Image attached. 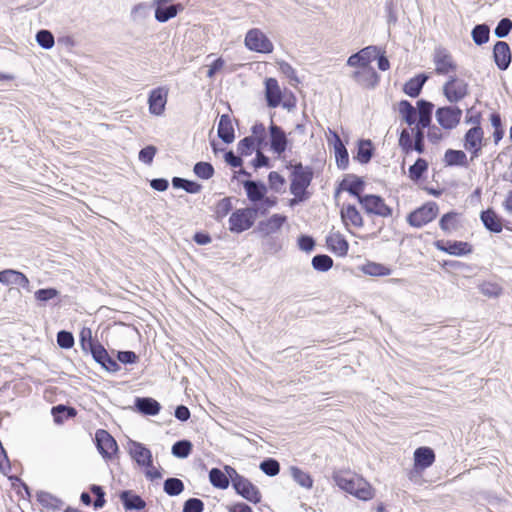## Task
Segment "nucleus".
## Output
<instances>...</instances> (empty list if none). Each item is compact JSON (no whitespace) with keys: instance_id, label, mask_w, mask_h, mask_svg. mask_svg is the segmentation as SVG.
<instances>
[{"instance_id":"14","label":"nucleus","mask_w":512,"mask_h":512,"mask_svg":"<svg viewBox=\"0 0 512 512\" xmlns=\"http://www.w3.org/2000/svg\"><path fill=\"white\" fill-rule=\"evenodd\" d=\"M233 487L239 495L254 504L261 501V493L259 489L244 476L242 478H238V480L233 484Z\"/></svg>"},{"instance_id":"34","label":"nucleus","mask_w":512,"mask_h":512,"mask_svg":"<svg viewBox=\"0 0 512 512\" xmlns=\"http://www.w3.org/2000/svg\"><path fill=\"white\" fill-rule=\"evenodd\" d=\"M444 161L448 166H468L467 156L462 150L448 149L444 154Z\"/></svg>"},{"instance_id":"33","label":"nucleus","mask_w":512,"mask_h":512,"mask_svg":"<svg viewBox=\"0 0 512 512\" xmlns=\"http://www.w3.org/2000/svg\"><path fill=\"white\" fill-rule=\"evenodd\" d=\"M244 188L248 199L252 202H259L263 199L266 193V187L254 181L244 182Z\"/></svg>"},{"instance_id":"30","label":"nucleus","mask_w":512,"mask_h":512,"mask_svg":"<svg viewBox=\"0 0 512 512\" xmlns=\"http://www.w3.org/2000/svg\"><path fill=\"white\" fill-rule=\"evenodd\" d=\"M290 475L292 479L302 488L307 490L312 489L313 487V479L311 475L304 470L300 469L297 466H291L289 468Z\"/></svg>"},{"instance_id":"18","label":"nucleus","mask_w":512,"mask_h":512,"mask_svg":"<svg viewBox=\"0 0 512 512\" xmlns=\"http://www.w3.org/2000/svg\"><path fill=\"white\" fill-rule=\"evenodd\" d=\"M128 452L139 466H149L152 462V452L140 442L129 441Z\"/></svg>"},{"instance_id":"17","label":"nucleus","mask_w":512,"mask_h":512,"mask_svg":"<svg viewBox=\"0 0 512 512\" xmlns=\"http://www.w3.org/2000/svg\"><path fill=\"white\" fill-rule=\"evenodd\" d=\"M433 62L437 74H449L456 70L452 56L444 49H437L435 51Z\"/></svg>"},{"instance_id":"51","label":"nucleus","mask_w":512,"mask_h":512,"mask_svg":"<svg viewBox=\"0 0 512 512\" xmlns=\"http://www.w3.org/2000/svg\"><path fill=\"white\" fill-rule=\"evenodd\" d=\"M277 65H278L279 71L282 74H284L287 78L290 79V82L292 85L299 83V79L296 75V72H295L294 68L289 63H287L285 61H278Z\"/></svg>"},{"instance_id":"46","label":"nucleus","mask_w":512,"mask_h":512,"mask_svg":"<svg viewBox=\"0 0 512 512\" xmlns=\"http://www.w3.org/2000/svg\"><path fill=\"white\" fill-rule=\"evenodd\" d=\"M472 38L477 45L486 43L489 39V27L484 24L475 26L472 30Z\"/></svg>"},{"instance_id":"37","label":"nucleus","mask_w":512,"mask_h":512,"mask_svg":"<svg viewBox=\"0 0 512 512\" xmlns=\"http://www.w3.org/2000/svg\"><path fill=\"white\" fill-rule=\"evenodd\" d=\"M426 80L427 76L425 75H418L414 78H411L405 83L404 92L410 97L418 96Z\"/></svg>"},{"instance_id":"24","label":"nucleus","mask_w":512,"mask_h":512,"mask_svg":"<svg viewBox=\"0 0 512 512\" xmlns=\"http://www.w3.org/2000/svg\"><path fill=\"white\" fill-rule=\"evenodd\" d=\"M495 63L499 69L505 70L511 62V52L509 45L504 41H498L493 50Z\"/></svg>"},{"instance_id":"60","label":"nucleus","mask_w":512,"mask_h":512,"mask_svg":"<svg viewBox=\"0 0 512 512\" xmlns=\"http://www.w3.org/2000/svg\"><path fill=\"white\" fill-rule=\"evenodd\" d=\"M370 141H363L359 145L357 158L361 163H367L371 159Z\"/></svg>"},{"instance_id":"53","label":"nucleus","mask_w":512,"mask_h":512,"mask_svg":"<svg viewBox=\"0 0 512 512\" xmlns=\"http://www.w3.org/2000/svg\"><path fill=\"white\" fill-rule=\"evenodd\" d=\"M490 121H491V125L494 127V133H493L494 142L497 144L503 138V135H504V131L502 129L501 117L498 113H493V114H491Z\"/></svg>"},{"instance_id":"12","label":"nucleus","mask_w":512,"mask_h":512,"mask_svg":"<svg viewBox=\"0 0 512 512\" xmlns=\"http://www.w3.org/2000/svg\"><path fill=\"white\" fill-rule=\"evenodd\" d=\"M95 440L99 453L105 459H111L118 450L115 439L106 430H97Z\"/></svg>"},{"instance_id":"39","label":"nucleus","mask_w":512,"mask_h":512,"mask_svg":"<svg viewBox=\"0 0 512 512\" xmlns=\"http://www.w3.org/2000/svg\"><path fill=\"white\" fill-rule=\"evenodd\" d=\"M440 228L446 232L451 233L459 227L458 214L455 212H449L442 216L439 222Z\"/></svg>"},{"instance_id":"62","label":"nucleus","mask_w":512,"mask_h":512,"mask_svg":"<svg viewBox=\"0 0 512 512\" xmlns=\"http://www.w3.org/2000/svg\"><path fill=\"white\" fill-rule=\"evenodd\" d=\"M204 503L198 498L188 499L183 506V512H202Z\"/></svg>"},{"instance_id":"3","label":"nucleus","mask_w":512,"mask_h":512,"mask_svg":"<svg viewBox=\"0 0 512 512\" xmlns=\"http://www.w3.org/2000/svg\"><path fill=\"white\" fill-rule=\"evenodd\" d=\"M417 107L419 108V119L417 122V125L415 128L412 129V131L415 132V144L414 149L418 153H423L424 151V133L423 129L429 127L431 123V115L433 110V104L425 101V100H419L417 102Z\"/></svg>"},{"instance_id":"55","label":"nucleus","mask_w":512,"mask_h":512,"mask_svg":"<svg viewBox=\"0 0 512 512\" xmlns=\"http://www.w3.org/2000/svg\"><path fill=\"white\" fill-rule=\"evenodd\" d=\"M238 152L241 155H251L255 150V138L254 137H245L238 143Z\"/></svg>"},{"instance_id":"20","label":"nucleus","mask_w":512,"mask_h":512,"mask_svg":"<svg viewBox=\"0 0 512 512\" xmlns=\"http://www.w3.org/2000/svg\"><path fill=\"white\" fill-rule=\"evenodd\" d=\"M265 97L269 107L276 108L280 105L282 101V91L275 78H267L265 80Z\"/></svg>"},{"instance_id":"63","label":"nucleus","mask_w":512,"mask_h":512,"mask_svg":"<svg viewBox=\"0 0 512 512\" xmlns=\"http://www.w3.org/2000/svg\"><path fill=\"white\" fill-rule=\"evenodd\" d=\"M482 115L476 111L474 107L467 110L465 116V123L473 125L472 127L481 126Z\"/></svg>"},{"instance_id":"41","label":"nucleus","mask_w":512,"mask_h":512,"mask_svg":"<svg viewBox=\"0 0 512 512\" xmlns=\"http://www.w3.org/2000/svg\"><path fill=\"white\" fill-rule=\"evenodd\" d=\"M211 484L220 489H226L229 486V479L220 469L213 468L209 472Z\"/></svg>"},{"instance_id":"22","label":"nucleus","mask_w":512,"mask_h":512,"mask_svg":"<svg viewBox=\"0 0 512 512\" xmlns=\"http://www.w3.org/2000/svg\"><path fill=\"white\" fill-rule=\"evenodd\" d=\"M0 283L4 285L14 284L23 288H28L30 282L26 275H24L22 272L13 269H6L0 271Z\"/></svg>"},{"instance_id":"2","label":"nucleus","mask_w":512,"mask_h":512,"mask_svg":"<svg viewBox=\"0 0 512 512\" xmlns=\"http://www.w3.org/2000/svg\"><path fill=\"white\" fill-rule=\"evenodd\" d=\"M313 178V171L308 166L296 164L293 166L290 192L300 201L306 199V189Z\"/></svg>"},{"instance_id":"27","label":"nucleus","mask_w":512,"mask_h":512,"mask_svg":"<svg viewBox=\"0 0 512 512\" xmlns=\"http://www.w3.org/2000/svg\"><path fill=\"white\" fill-rule=\"evenodd\" d=\"M359 270L365 275L373 277L389 276L392 273V269L389 266L373 261H367L359 267Z\"/></svg>"},{"instance_id":"1","label":"nucleus","mask_w":512,"mask_h":512,"mask_svg":"<svg viewBox=\"0 0 512 512\" xmlns=\"http://www.w3.org/2000/svg\"><path fill=\"white\" fill-rule=\"evenodd\" d=\"M332 479L341 490L360 500L368 501L375 496V491L370 483L349 471H335Z\"/></svg>"},{"instance_id":"6","label":"nucleus","mask_w":512,"mask_h":512,"mask_svg":"<svg viewBox=\"0 0 512 512\" xmlns=\"http://www.w3.org/2000/svg\"><path fill=\"white\" fill-rule=\"evenodd\" d=\"M438 211L439 209L435 202H428L411 212L407 217V221L411 226L419 228L434 220Z\"/></svg>"},{"instance_id":"26","label":"nucleus","mask_w":512,"mask_h":512,"mask_svg":"<svg viewBox=\"0 0 512 512\" xmlns=\"http://www.w3.org/2000/svg\"><path fill=\"white\" fill-rule=\"evenodd\" d=\"M271 149L278 155L286 150L287 138L285 132L276 125L270 126Z\"/></svg>"},{"instance_id":"56","label":"nucleus","mask_w":512,"mask_h":512,"mask_svg":"<svg viewBox=\"0 0 512 512\" xmlns=\"http://www.w3.org/2000/svg\"><path fill=\"white\" fill-rule=\"evenodd\" d=\"M347 66L352 67V68H356V70L357 69H365V68L372 67L371 65H369L367 63L365 58H363V55H361L359 52H357L355 54H352L347 59Z\"/></svg>"},{"instance_id":"38","label":"nucleus","mask_w":512,"mask_h":512,"mask_svg":"<svg viewBox=\"0 0 512 512\" xmlns=\"http://www.w3.org/2000/svg\"><path fill=\"white\" fill-rule=\"evenodd\" d=\"M479 291L488 298H498L503 293V288L496 282L483 281L478 285Z\"/></svg>"},{"instance_id":"42","label":"nucleus","mask_w":512,"mask_h":512,"mask_svg":"<svg viewBox=\"0 0 512 512\" xmlns=\"http://www.w3.org/2000/svg\"><path fill=\"white\" fill-rule=\"evenodd\" d=\"M184 490L183 482L178 478H168L164 482V491L169 496H177L181 494Z\"/></svg>"},{"instance_id":"7","label":"nucleus","mask_w":512,"mask_h":512,"mask_svg":"<svg viewBox=\"0 0 512 512\" xmlns=\"http://www.w3.org/2000/svg\"><path fill=\"white\" fill-rule=\"evenodd\" d=\"M484 131L481 126L471 127L464 135L463 147L471 154V159L477 158L482 150Z\"/></svg>"},{"instance_id":"5","label":"nucleus","mask_w":512,"mask_h":512,"mask_svg":"<svg viewBox=\"0 0 512 512\" xmlns=\"http://www.w3.org/2000/svg\"><path fill=\"white\" fill-rule=\"evenodd\" d=\"M255 218L256 210L253 208L239 209L231 214L229 229L236 233L248 230L253 225Z\"/></svg>"},{"instance_id":"25","label":"nucleus","mask_w":512,"mask_h":512,"mask_svg":"<svg viewBox=\"0 0 512 512\" xmlns=\"http://www.w3.org/2000/svg\"><path fill=\"white\" fill-rule=\"evenodd\" d=\"M330 250L339 256H345L349 249V244L344 236L339 232H332L326 239Z\"/></svg>"},{"instance_id":"36","label":"nucleus","mask_w":512,"mask_h":512,"mask_svg":"<svg viewBox=\"0 0 512 512\" xmlns=\"http://www.w3.org/2000/svg\"><path fill=\"white\" fill-rule=\"evenodd\" d=\"M120 498L127 510H141L145 507V502L141 497L130 491L122 492Z\"/></svg>"},{"instance_id":"64","label":"nucleus","mask_w":512,"mask_h":512,"mask_svg":"<svg viewBox=\"0 0 512 512\" xmlns=\"http://www.w3.org/2000/svg\"><path fill=\"white\" fill-rule=\"evenodd\" d=\"M361 55H363V58L367 61V63L370 65L371 62L380 54V49L377 46H367L358 51Z\"/></svg>"},{"instance_id":"13","label":"nucleus","mask_w":512,"mask_h":512,"mask_svg":"<svg viewBox=\"0 0 512 512\" xmlns=\"http://www.w3.org/2000/svg\"><path fill=\"white\" fill-rule=\"evenodd\" d=\"M326 138L328 143L332 145L334 148L338 167L345 169L349 162V156L347 149L345 148L339 135L335 131L328 129V131L326 132Z\"/></svg>"},{"instance_id":"61","label":"nucleus","mask_w":512,"mask_h":512,"mask_svg":"<svg viewBox=\"0 0 512 512\" xmlns=\"http://www.w3.org/2000/svg\"><path fill=\"white\" fill-rule=\"evenodd\" d=\"M511 29H512V21L508 18H503L498 23L494 32L498 38H503L508 35V33L510 32Z\"/></svg>"},{"instance_id":"16","label":"nucleus","mask_w":512,"mask_h":512,"mask_svg":"<svg viewBox=\"0 0 512 512\" xmlns=\"http://www.w3.org/2000/svg\"><path fill=\"white\" fill-rule=\"evenodd\" d=\"M351 78L361 87L371 89L379 82V75L373 67L357 69L351 74Z\"/></svg>"},{"instance_id":"29","label":"nucleus","mask_w":512,"mask_h":512,"mask_svg":"<svg viewBox=\"0 0 512 512\" xmlns=\"http://www.w3.org/2000/svg\"><path fill=\"white\" fill-rule=\"evenodd\" d=\"M218 136L225 142L231 143L234 140V128L232 120L228 115H222L218 124Z\"/></svg>"},{"instance_id":"54","label":"nucleus","mask_w":512,"mask_h":512,"mask_svg":"<svg viewBox=\"0 0 512 512\" xmlns=\"http://www.w3.org/2000/svg\"><path fill=\"white\" fill-rule=\"evenodd\" d=\"M260 469L268 476H276L280 471V465L274 459H267L261 462Z\"/></svg>"},{"instance_id":"44","label":"nucleus","mask_w":512,"mask_h":512,"mask_svg":"<svg viewBox=\"0 0 512 512\" xmlns=\"http://www.w3.org/2000/svg\"><path fill=\"white\" fill-rule=\"evenodd\" d=\"M363 181L358 178H353L352 180H346L343 182V188L348 191L351 195L355 196L359 201V197H363L361 195V191L363 190Z\"/></svg>"},{"instance_id":"57","label":"nucleus","mask_w":512,"mask_h":512,"mask_svg":"<svg viewBox=\"0 0 512 512\" xmlns=\"http://www.w3.org/2000/svg\"><path fill=\"white\" fill-rule=\"evenodd\" d=\"M58 294H59V292L55 288H46V289L37 290L35 292L34 296L37 301L47 302V301L57 297Z\"/></svg>"},{"instance_id":"43","label":"nucleus","mask_w":512,"mask_h":512,"mask_svg":"<svg viewBox=\"0 0 512 512\" xmlns=\"http://www.w3.org/2000/svg\"><path fill=\"white\" fill-rule=\"evenodd\" d=\"M192 450V444L188 440H181L172 446V454L178 458H186Z\"/></svg>"},{"instance_id":"35","label":"nucleus","mask_w":512,"mask_h":512,"mask_svg":"<svg viewBox=\"0 0 512 512\" xmlns=\"http://www.w3.org/2000/svg\"><path fill=\"white\" fill-rule=\"evenodd\" d=\"M399 112L409 126L418 122L419 110L417 111L408 101L403 100L399 103Z\"/></svg>"},{"instance_id":"8","label":"nucleus","mask_w":512,"mask_h":512,"mask_svg":"<svg viewBox=\"0 0 512 512\" xmlns=\"http://www.w3.org/2000/svg\"><path fill=\"white\" fill-rule=\"evenodd\" d=\"M462 110L455 106L441 107L436 110L435 117L439 125L446 130H452L460 123Z\"/></svg>"},{"instance_id":"49","label":"nucleus","mask_w":512,"mask_h":512,"mask_svg":"<svg viewBox=\"0 0 512 512\" xmlns=\"http://www.w3.org/2000/svg\"><path fill=\"white\" fill-rule=\"evenodd\" d=\"M36 41L44 49H51L55 43L53 34L48 30L37 32Z\"/></svg>"},{"instance_id":"4","label":"nucleus","mask_w":512,"mask_h":512,"mask_svg":"<svg viewBox=\"0 0 512 512\" xmlns=\"http://www.w3.org/2000/svg\"><path fill=\"white\" fill-rule=\"evenodd\" d=\"M244 45L250 51L263 54L272 53L274 49L272 41L259 28H252L247 31Z\"/></svg>"},{"instance_id":"58","label":"nucleus","mask_w":512,"mask_h":512,"mask_svg":"<svg viewBox=\"0 0 512 512\" xmlns=\"http://www.w3.org/2000/svg\"><path fill=\"white\" fill-rule=\"evenodd\" d=\"M57 343L61 348L69 349L74 345V337L70 332L60 331L57 334Z\"/></svg>"},{"instance_id":"59","label":"nucleus","mask_w":512,"mask_h":512,"mask_svg":"<svg viewBox=\"0 0 512 512\" xmlns=\"http://www.w3.org/2000/svg\"><path fill=\"white\" fill-rule=\"evenodd\" d=\"M157 149L153 145L146 146L139 152V160L147 165L153 162Z\"/></svg>"},{"instance_id":"28","label":"nucleus","mask_w":512,"mask_h":512,"mask_svg":"<svg viewBox=\"0 0 512 512\" xmlns=\"http://www.w3.org/2000/svg\"><path fill=\"white\" fill-rule=\"evenodd\" d=\"M481 221L486 229L494 233H500L503 229L501 218L492 209H487L481 213Z\"/></svg>"},{"instance_id":"40","label":"nucleus","mask_w":512,"mask_h":512,"mask_svg":"<svg viewBox=\"0 0 512 512\" xmlns=\"http://www.w3.org/2000/svg\"><path fill=\"white\" fill-rule=\"evenodd\" d=\"M151 7L147 3H138L131 9L130 17L133 22H143L150 15Z\"/></svg>"},{"instance_id":"45","label":"nucleus","mask_w":512,"mask_h":512,"mask_svg":"<svg viewBox=\"0 0 512 512\" xmlns=\"http://www.w3.org/2000/svg\"><path fill=\"white\" fill-rule=\"evenodd\" d=\"M333 265V260L328 255H316L312 259V266L317 271H328Z\"/></svg>"},{"instance_id":"52","label":"nucleus","mask_w":512,"mask_h":512,"mask_svg":"<svg viewBox=\"0 0 512 512\" xmlns=\"http://www.w3.org/2000/svg\"><path fill=\"white\" fill-rule=\"evenodd\" d=\"M88 347L94 360L99 364H101L109 356L108 352L100 344L88 342Z\"/></svg>"},{"instance_id":"21","label":"nucleus","mask_w":512,"mask_h":512,"mask_svg":"<svg viewBox=\"0 0 512 512\" xmlns=\"http://www.w3.org/2000/svg\"><path fill=\"white\" fill-rule=\"evenodd\" d=\"M414 465L423 471L435 462V453L430 447H419L414 451Z\"/></svg>"},{"instance_id":"32","label":"nucleus","mask_w":512,"mask_h":512,"mask_svg":"<svg viewBox=\"0 0 512 512\" xmlns=\"http://www.w3.org/2000/svg\"><path fill=\"white\" fill-rule=\"evenodd\" d=\"M182 9L183 6L181 4L170 5L167 7L156 6L155 19L160 23L167 22L168 20L174 18L178 14V11Z\"/></svg>"},{"instance_id":"15","label":"nucleus","mask_w":512,"mask_h":512,"mask_svg":"<svg viewBox=\"0 0 512 512\" xmlns=\"http://www.w3.org/2000/svg\"><path fill=\"white\" fill-rule=\"evenodd\" d=\"M439 251H443L454 256H464L472 253V246L464 241H443L438 240L434 243Z\"/></svg>"},{"instance_id":"50","label":"nucleus","mask_w":512,"mask_h":512,"mask_svg":"<svg viewBox=\"0 0 512 512\" xmlns=\"http://www.w3.org/2000/svg\"><path fill=\"white\" fill-rule=\"evenodd\" d=\"M194 173L202 179H210L214 174V168L208 162H198L194 166Z\"/></svg>"},{"instance_id":"11","label":"nucleus","mask_w":512,"mask_h":512,"mask_svg":"<svg viewBox=\"0 0 512 512\" xmlns=\"http://www.w3.org/2000/svg\"><path fill=\"white\" fill-rule=\"evenodd\" d=\"M443 93L449 102H458L468 95V84L463 79L451 77L444 84Z\"/></svg>"},{"instance_id":"47","label":"nucleus","mask_w":512,"mask_h":512,"mask_svg":"<svg viewBox=\"0 0 512 512\" xmlns=\"http://www.w3.org/2000/svg\"><path fill=\"white\" fill-rule=\"evenodd\" d=\"M52 414L56 423H62L64 418L75 416L73 408H66L63 405H58L52 408Z\"/></svg>"},{"instance_id":"19","label":"nucleus","mask_w":512,"mask_h":512,"mask_svg":"<svg viewBox=\"0 0 512 512\" xmlns=\"http://www.w3.org/2000/svg\"><path fill=\"white\" fill-rule=\"evenodd\" d=\"M341 219L349 231V227L353 226L361 228L364 225L363 218L357 208L351 204H343L340 211Z\"/></svg>"},{"instance_id":"23","label":"nucleus","mask_w":512,"mask_h":512,"mask_svg":"<svg viewBox=\"0 0 512 512\" xmlns=\"http://www.w3.org/2000/svg\"><path fill=\"white\" fill-rule=\"evenodd\" d=\"M286 220V216L274 214L270 218L259 222L258 230L265 236L274 234L281 229Z\"/></svg>"},{"instance_id":"48","label":"nucleus","mask_w":512,"mask_h":512,"mask_svg":"<svg viewBox=\"0 0 512 512\" xmlns=\"http://www.w3.org/2000/svg\"><path fill=\"white\" fill-rule=\"evenodd\" d=\"M428 164L426 160L419 158L417 161L409 168V176L412 180H418L422 177L423 173L427 170Z\"/></svg>"},{"instance_id":"9","label":"nucleus","mask_w":512,"mask_h":512,"mask_svg":"<svg viewBox=\"0 0 512 512\" xmlns=\"http://www.w3.org/2000/svg\"><path fill=\"white\" fill-rule=\"evenodd\" d=\"M169 89L165 86L154 88L148 95L149 113L154 116H162L168 100Z\"/></svg>"},{"instance_id":"10","label":"nucleus","mask_w":512,"mask_h":512,"mask_svg":"<svg viewBox=\"0 0 512 512\" xmlns=\"http://www.w3.org/2000/svg\"><path fill=\"white\" fill-rule=\"evenodd\" d=\"M359 203L368 214H375L381 217H389L392 210L388 207L384 200L377 195H364L359 197Z\"/></svg>"},{"instance_id":"31","label":"nucleus","mask_w":512,"mask_h":512,"mask_svg":"<svg viewBox=\"0 0 512 512\" xmlns=\"http://www.w3.org/2000/svg\"><path fill=\"white\" fill-rule=\"evenodd\" d=\"M137 409L145 415H157L161 409L158 401L153 398H137L136 400Z\"/></svg>"}]
</instances>
